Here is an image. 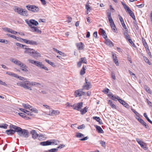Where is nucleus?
<instances>
[{
	"label": "nucleus",
	"mask_w": 152,
	"mask_h": 152,
	"mask_svg": "<svg viewBox=\"0 0 152 152\" xmlns=\"http://www.w3.org/2000/svg\"><path fill=\"white\" fill-rule=\"evenodd\" d=\"M85 125L84 124H83L82 125L79 126L77 128L78 129H84L85 128Z\"/></svg>",
	"instance_id": "47"
},
{
	"label": "nucleus",
	"mask_w": 152,
	"mask_h": 152,
	"mask_svg": "<svg viewBox=\"0 0 152 152\" xmlns=\"http://www.w3.org/2000/svg\"><path fill=\"white\" fill-rule=\"evenodd\" d=\"M82 64V62L80 61H79L78 62H77V66L78 67H80L81 66Z\"/></svg>",
	"instance_id": "64"
},
{
	"label": "nucleus",
	"mask_w": 152,
	"mask_h": 152,
	"mask_svg": "<svg viewBox=\"0 0 152 152\" xmlns=\"http://www.w3.org/2000/svg\"><path fill=\"white\" fill-rule=\"evenodd\" d=\"M140 146L145 150H147L148 149V148L146 144L144 142L140 145Z\"/></svg>",
	"instance_id": "38"
},
{
	"label": "nucleus",
	"mask_w": 152,
	"mask_h": 152,
	"mask_svg": "<svg viewBox=\"0 0 152 152\" xmlns=\"http://www.w3.org/2000/svg\"><path fill=\"white\" fill-rule=\"evenodd\" d=\"M27 67L26 66V67H24L23 68L21 69V70L25 72H28V70L27 69Z\"/></svg>",
	"instance_id": "56"
},
{
	"label": "nucleus",
	"mask_w": 152,
	"mask_h": 152,
	"mask_svg": "<svg viewBox=\"0 0 152 152\" xmlns=\"http://www.w3.org/2000/svg\"><path fill=\"white\" fill-rule=\"evenodd\" d=\"M75 136L76 137L80 138L82 137H83L84 134H83L81 133H80L79 132H77V133L75 135Z\"/></svg>",
	"instance_id": "41"
},
{
	"label": "nucleus",
	"mask_w": 152,
	"mask_h": 152,
	"mask_svg": "<svg viewBox=\"0 0 152 152\" xmlns=\"http://www.w3.org/2000/svg\"><path fill=\"white\" fill-rule=\"evenodd\" d=\"M25 53H29V55L31 56V55L34 53V51L33 49H31L29 48H25Z\"/></svg>",
	"instance_id": "15"
},
{
	"label": "nucleus",
	"mask_w": 152,
	"mask_h": 152,
	"mask_svg": "<svg viewBox=\"0 0 152 152\" xmlns=\"http://www.w3.org/2000/svg\"><path fill=\"white\" fill-rule=\"evenodd\" d=\"M76 46L79 50H82L83 49V44L82 42L77 43Z\"/></svg>",
	"instance_id": "29"
},
{
	"label": "nucleus",
	"mask_w": 152,
	"mask_h": 152,
	"mask_svg": "<svg viewBox=\"0 0 152 152\" xmlns=\"http://www.w3.org/2000/svg\"><path fill=\"white\" fill-rule=\"evenodd\" d=\"M86 67L84 66H83V67L81 69L80 72V74L81 75H83L85 73V70H86Z\"/></svg>",
	"instance_id": "33"
},
{
	"label": "nucleus",
	"mask_w": 152,
	"mask_h": 152,
	"mask_svg": "<svg viewBox=\"0 0 152 152\" xmlns=\"http://www.w3.org/2000/svg\"><path fill=\"white\" fill-rule=\"evenodd\" d=\"M40 54L39 53L34 50V53L31 54V56L34 58H37L40 57Z\"/></svg>",
	"instance_id": "16"
},
{
	"label": "nucleus",
	"mask_w": 152,
	"mask_h": 152,
	"mask_svg": "<svg viewBox=\"0 0 152 152\" xmlns=\"http://www.w3.org/2000/svg\"><path fill=\"white\" fill-rule=\"evenodd\" d=\"M8 126V125L7 124H4L2 125H0V128H3L4 129H7Z\"/></svg>",
	"instance_id": "45"
},
{
	"label": "nucleus",
	"mask_w": 152,
	"mask_h": 152,
	"mask_svg": "<svg viewBox=\"0 0 152 152\" xmlns=\"http://www.w3.org/2000/svg\"><path fill=\"white\" fill-rule=\"evenodd\" d=\"M28 61L30 63H31L32 64H35V62H36V61H35L34 60H32L30 59H29L28 60Z\"/></svg>",
	"instance_id": "49"
},
{
	"label": "nucleus",
	"mask_w": 152,
	"mask_h": 152,
	"mask_svg": "<svg viewBox=\"0 0 152 152\" xmlns=\"http://www.w3.org/2000/svg\"><path fill=\"white\" fill-rule=\"evenodd\" d=\"M86 83L84 84L83 86V89L88 90L91 88V84L90 82H88L86 78L85 79Z\"/></svg>",
	"instance_id": "8"
},
{
	"label": "nucleus",
	"mask_w": 152,
	"mask_h": 152,
	"mask_svg": "<svg viewBox=\"0 0 152 152\" xmlns=\"http://www.w3.org/2000/svg\"><path fill=\"white\" fill-rule=\"evenodd\" d=\"M23 106L25 108L28 109L29 105L25 104H22Z\"/></svg>",
	"instance_id": "48"
},
{
	"label": "nucleus",
	"mask_w": 152,
	"mask_h": 152,
	"mask_svg": "<svg viewBox=\"0 0 152 152\" xmlns=\"http://www.w3.org/2000/svg\"><path fill=\"white\" fill-rule=\"evenodd\" d=\"M93 118L98 122L100 124H103L102 120L99 117L97 116H94L93 117Z\"/></svg>",
	"instance_id": "26"
},
{
	"label": "nucleus",
	"mask_w": 152,
	"mask_h": 152,
	"mask_svg": "<svg viewBox=\"0 0 152 152\" xmlns=\"http://www.w3.org/2000/svg\"><path fill=\"white\" fill-rule=\"evenodd\" d=\"M16 45L17 46H18L20 48H26V45L20 44L19 43H16Z\"/></svg>",
	"instance_id": "40"
},
{
	"label": "nucleus",
	"mask_w": 152,
	"mask_h": 152,
	"mask_svg": "<svg viewBox=\"0 0 152 152\" xmlns=\"http://www.w3.org/2000/svg\"><path fill=\"white\" fill-rule=\"evenodd\" d=\"M27 9L33 12H37L39 10V9L37 6L34 5H28L26 6Z\"/></svg>",
	"instance_id": "4"
},
{
	"label": "nucleus",
	"mask_w": 152,
	"mask_h": 152,
	"mask_svg": "<svg viewBox=\"0 0 152 152\" xmlns=\"http://www.w3.org/2000/svg\"><path fill=\"white\" fill-rule=\"evenodd\" d=\"M143 59L145 61L146 63H147L149 65H150L151 64V63L150 62L149 60L145 56H143Z\"/></svg>",
	"instance_id": "42"
},
{
	"label": "nucleus",
	"mask_w": 152,
	"mask_h": 152,
	"mask_svg": "<svg viewBox=\"0 0 152 152\" xmlns=\"http://www.w3.org/2000/svg\"><path fill=\"white\" fill-rule=\"evenodd\" d=\"M88 108L87 107H86L84 109L80 110V111L81 112V114L83 115L86 113L87 112Z\"/></svg>",
	"instance_id": "32"
},
{
	"label": "nucleus",
	"mask_w": 152,
	"mask_h": 152,
	"mask_svg": "<svg viewBox=\"0 0 152 152\" xmlns=\"http://www.w3.org/2000/svg\"><path fill=\"white\" fill-rule=\"evenodd\" d=\"M100 144L103 147L106 146V143L105 142L102 140L99 141Z\"/></svg>",
	"instance_id": "46"
},
{
	"label": "nucleus",
	"mask_w": 152,
	"mask_h": 152,
	"mask_svg": "<svg viewBox=\"0 0 152 152\" xmlns=\"http://www.w3.org/2000/svg\"><path fill=\"white\" fill-rule=\"evenodd\" d=\"M50 142L51 143V144L57 145L59 143V141L58 140H50Z\"/></svg>",
	"instance_id": "30"
},
{
	"label": "nucleus",
	"mask_w": 152,
	"mask_h": 152,
	"mask_svg": "<svg viewBox=\"0 0 152 152\" xmlns=\"http://www.w3.org/2000/svg\"><path fill=\"white\" fill-rule=\"evenodd\" d=\"M24 113L27 114L28 115H31V113L30 112L26 110H25V112H24Z\"/></svg>",
	"instance_id": "62"
},
{
	"label": "nucleus",
	"mask_w": 152,
	"mask_h": 152,
	"mask_svg": "<svg viewBox=\"0 0 152 152\" xmlns=\"http://www.w3.org/2000/svg\"><path fill=\"white\" fill-rule=\"evenodd\" d=\"M40 145L42 146H46L51 145V143L50 141L47 140L46 141L41 142L40 143Z\"/></svg>",
	"instance_id": "19"
},
{
	"label": "nucleus",
	"mask_w": 152,
	"mask_h": 152,
	"mask_svg": "<svg viewBox=\"0 0 152 152\" xmlns=\"http://www.w3.org/2000/svg\"><path fill=\"white\" fill-rule=\"evenodd\" d=\"M58 151L57 148H52L50 150H49L48 152H56Z\"/></svg>",
	"instance_id": "44"
},
{
	"label": "nucleus",
	"mask_w": 152,
	"mask_h": 152,
	"mask_svg": "<svg viewBox=\"0 0 152 152\" xmlns=\"http://www.w3.org/2000/svg\"><path fill=\"white\" fill-rule=\"evenodd\" d=\"M121 4L127 12L129 14L130 16L133 18V13L132 11L130 10L128 6H127L124 2H121Z\"/></svg>",
	"instance_id": "5"
},
{
	"label": "nucleus",
	"mask_w": 152,
	"mask_h": 152,
	"mask_svg": "<svg viewBox=\"0 0 152 152\" xmlns=\"http://www.w3.org/2000/svg\"><path fill=\"white\" fill-rule=\"evenodd\" d=\"M0 42L4 43L5 44H7L8 43V41L7 40L3 39H0Z\"/></svg>",
	"instance_id": "53"
},
{
	"label": "nucleus",
	"mask_w": 152,
	"mask_h": 152,
	"mask_svg": "<svg viewBox=\"0 0 152 152\" xmlns=\"http://www.w3.org/2000/svg\"><path fill=\"white\" fill-rule=\"evenodd\" d=\"M41 68L43 69L46 71H48L49 70L48 69L46 66H45L43 65Z\"/></svg>",
	"instance_id": "60"
},
{
	"label": "nucleus",
	"mask_w": 152,
	"mask_h": 152,
	"mask_svg": "<svg viewBox=\"0 0 152 152\" xmlns=\"http://www.w3.org/2000/svg\"><path fill=\"white\" fill-rule=\"evenodd\" d=\"M10 128V129L6 130L5 132L8 135H12L14 134L16 131V130L14 129V130L12 129V128Z\"/></svg>",
	"instance_id": "14"
},
{
	"label": "nucleus",
	"mask_w": 152,
	"mask_h": 152,
	"mask_svg": "<svg viewBox=\"0 0 152 152\" xmlns=\"http://www.w3.org/2000/svg\"><path fill=\"white\" fill-rule=\"evenodd\" d=\"M136 141L138 143L140 144V145L142 144L143 142L140 140L139 139H136Z\"/></svg>",
	"instance_id": "50"
},
{
	"label": "nucleus",
	"mask_w": 152,
	"mask_h": 152,
	"mask_svg": "<svg viewBox=\"0 0 152 152\" xmlns=\"http://www.w3.org/2000/svg\"><path fill=\"white\" fill-rule=\"evenodd\" d=\"M86 8L87 10V11H90V10H91V7H90V6L89 5H86Z\"/></svg>",
	"instance_id": "55"
},
{
	"label": "nucleus",
	"mask_w": 152,
	"mask_h": 152,
	"mask_svg": "<svg viewBox=\"0 0 152 152\" xmlns=\"http://www.w3.org/2000/svg\"><path fill=\"white\" fill-rule=\"evenodd\" d=\"M83 89H80L76 90L75 92V95L76 97L80 96L85 94V92L83 91Z\"/></svg>",
	"instance_id": "7"
},
{
	"label": "nucleus",
	"mask_w": 152,
	"mask_h": 152,
	"mask_svg": "<svg viewBox=\"0 0 152 152\" xmlns=\"http://www.w3.org/2000/svg\"><path fill=\"white\" fill-rule=\"evenodd\" d=\"M17 78H18V79H19V80H23V81L25 80V78H24L22 77H21L20 76H18V75H17Z\"/></svg>",
	"instance_id": "51"
},
{
	"label": "nucleus",
	"mask_w": 152,
	"mask_h": 152,
	"mask_svg": "<svg viewBox=\"0 0 152 152\" xmlns=\"http://www.w3.org/2000/svg\"><path fill=\"white\" fill-rule=\"evenodd\" d=\"M31 30L33 32H36L39 34H41L42 33V31L38 29L37 27H32V29Z\"/></svg>",
	"instance_id": "18"
},
{
	"label": "nucleus",
	"mask_w": 152,
	"mask_h": 152,
	"mask_svg": "<svg viewBox=\"0 0 152 152\" xmlns=\"http://www.w3.org/2000/svg\"><path fill=\"white\" fill-rule=\"evenodd\" d=\"M80 61L82 63L87 64V61L86 57L81 58L80 59Z\"/></svg>",
	"instance_id": "37"
},
{
	"label": "nucleus",
	"mask_w": 152,
	"mask_h": 152,
	"mask_svg": "<svg viewBox=\"0 0 152 152\" xmlns=\"http://www.w3.org/2000/svg\"><path fill=\"white\" fill-rule=\"evenodd\" d=\"M146 101L148 103V104L150 106H151L152 105L151 102L148 99H146Z\"/></svg>",
	"instance_id": "61"
},
{
	"label": "nucleus",
	"mask_w": 152,
	"mask_h": 152,
	"mask_svg": "<svg viewBox=\"0 0 152 152\" xmlns=\"http://www.w3.org/2000/svg\"><path fill=\"white\" fill-rule=\"evenodd\" d=\"M17 75H17L16 74L12 72L11 76L12 77L17 78Z\"/></svg>",
	"instance_id": "63"
},
{
	"label": "nucleus",
	"mask_w": 152,
	"mask_h": 152,
	"mask_svg": "<svg viewBox=\"0 0 152 152\" xmlns=\"http://www.w3.org/2000/svg\"><path fill=\"white\" fill-rule=\"evenodd\" d=\"M105 43L107 45H109L110 46L113 45V43L110 41V40H106Z\"/></svg>",
	"instance_id": "34"
},
{
	"label": "nucleus",
	"mask_w": 152,
	"mask_h": 152,
	"mask_svg": "<svg viewBox=\"0 0 152 152\" xmlns=\"http://www.w3.org/2000/svg\"><path fill=\"white\" fill-rule=\"evenodd\" d=\"M8 35L10 37H11L13 38L14 39H17V38H19L18 37H16V36H15L14 35H11V34H9Z\"/></svg>",
	"instance_id": "58"
},
{
	"label": "nucleus",
	"mask_w": 152,
	"mask_h": 152,
	"mask_svg": "<svg viewBox=\"0 0 152 152\" xmlns=\"http://www.w3.org/2000/svg\"><path fill=\"white\" fill-rule=\"evenodd\" d=\"M60 113V112L58 110H53L49 114L50 115L53 116L54 115H58Z\"/></svg>",
	"instance_id": "23"
},
{
	"label": "nucleus",
	"mask_w": 152,
	"mask_h": 152,
	"mask_svg": "<svg viewBox=\"0 0 152 152\" xmlns=\"http://www.w3.org/2000/svg\"><path fill=\"white\" fill-rule=\"evenodd\" d=\"M27 82V86L28 87L30 88V89H27L30 90H32V89L31 88V86H34L37 85H40V84L39 83H37L36 82H30L29 81H26Z\"/></svg>",
	"instance_id": "9"
},
{
	"label": "nucleus",
	"mask_w": 152,
	"mask_h": 152,
	"mask_svg": "<svg viewBox=\"0 0 152 152\" xmlns=\"http://www.w3.org/2000/svg\"><path fill=\"white\" fill-rule=\"evenodd\" d=\"M118 16L119 17V19L120 21L122 26H123V28L125 29V31H127L128 30V29L127 28L126 26L124 23V21L122 17L120 15H119Z\"/></svg>",
	"instance_id": "13"
},
{
	"label": "nucleus",
	"mask_w": 152,
	"mask_h": 152,
	"mask_svg": "<svg viewBox=\"0 0 152 152\" xmlns=\"http://www.w3.org/2000/svg\"><path fill=\"white\" fill-rule=\"evenodd\" d=\"M10 60L12 62L14 63L16 65H18L19 66L20 65V64L21 63V62L20 61L18 60H15L14 59L12 58Z\"/></svg>",
	"instance_id": "25"
},
{
	"label": "nucleus",
	"mask_w": 152,
	"mask_h": 152,
	"mask_svg": "<svg viewBox=\"0 0 152 152\" xmlns=\"http://www.w3.org/2000/svg\"><path fill=\"white\" fill-rule=\"evenodd\" d=\"M107 15L111 28L114 32H115L116 28L112 18L111 13L110 12H107Z\"/></svg>",
	"instance_id": "2"
},
{
	"label": "nucleus",
	"mask_w": 152,
	"mask_h": 152,
	"mask_svg": "<svg viewBox=\"0 0 152 152\" xmlns=\"http://www.w3.org/2000/svg\"><path fill=\"white\" fill-rule=\"evenodd\" d=\"M26 65L22 62H21L20 64L19 65V66L22 68H23L24 67H26Z\"/></svg>",
	"instance_id": "59"
},
{
	"label": "nucleus",
	"mask_w": 152,
	"mask_h": 152,
	"mask_svg": "<svg viewBox=\"0 0 152 152\" xmlns=\"http://www.w3.org/2000/svg\"><path fill=\"white\" fill-rule=\"evenodd\" d=\"M35 63L34 65H36L37 66L39 67L40 68H41L42 67V66L43 65L42 64V63L40 62L36 61V62H35Z\"/></svg>",
	"instance_id": "35"
},
{
	"label": "nucleus",
	"mask_w": 152,
	"mask_h": 152,
	"mask_svg": "<svg viewBox=\"0 0 152 152\" xmlns=\"http://www.w3.org/2000/svg\"><path fill=\"white\" fill-rule=\"evenodd\" d=\"M28 44L31 45H38V44L36 41L29 40Z\"/></svg>",
	"instance_id": "31"
},
{
	"label": "nucleus",
	"mask_w": 152,
	"mask_h": 152,
	"mask_svg": "<svg viewBox=\"0 0 152 152\" xmlns=\"http://www.w3.org/2000/svg\"><path fill=\"white\" fill-rule=\"evenodd\" d=\"M31 134L32 135V138L34 139L37 138L38 137V134L37 133L36 131L34 130H32L31 131Z\"/></svg>",
	"instance_id": "17"
},
{
	"label": "nucleus",
	"mask_w": 152,
	"mask_h": 152,
	"mask_svg": "<svg viewBox=\"0 0 152 152\" xmlns=\"http://www.w3.org/2000/svg\"><path fill=\"white\" fill-rule=\"evenodd\" d=\"M144 88L145 90L149 94H151V92L149 88L146 86H144Z\"/></svg>",
	"instance_id": "36"
},
{
	"label": "nucleus",
	"mask_w": 152,
	"mask_h": 152,
	"mask_svg": "<svg viewBox=\"0 0 152 152\" xmlns=\"http://www.w3.org/2000/svg\"><path fill=\"white\" fill-rule=\"evenodd\" d=\"M109 91L110 90L109 89H108L107 88H106L102 91V92L103 93L106 94V93H108V92H109Z\"/></svg>",
	"instance_id": "54"
},
{
	"label": "nucleus",
	"mask_w": 152,
	"mask_h": 152,
	"mask_svg": "<svg viewBox=\"0 0 152 152\" xmlns=\"http://www.w3.org/2000/svg\"><path fill=\"white\" fill-rule=\"evenodd\" d=\"M83 103L82 102L78 103L77 105L71 106L73 107V109L77 110H80L83 107Z\"/></svg>",
	"instance_id": "11"
},
{
	"label": "nucleus",
	"mask_w": 152,
	"mask_h": 152,
	"mask_svg": "<svg viewBox=\"0 0 152 152\" xmlns=\"http://www.w3.org/2000/svg\"><path fill=\"white\" fill-rule=\"evenodd\" d=\"M18 115H20V116H21L23 118H24L26 117V115L23 113H19Z\"/></svg>",
	"instance_id": "57"
},
{
	"label": "nucleus",
	"mask_w": 152,
	"mask_h": 152,
	"mask_svg": "<svg viewBox=\"0 0 152 152\" xmlns=\"http://www.w3.org/2000/svg\"><path fill=\"white\" fill-rule=\"evenodd\" d=\"M45 61L46 62L48 63V64L51 65L52 66L54 67L55 66V64L53 63L50 61L49 60L45 59Z\"/></svg>",
	"instance_id": "39"
},
{
	"label": "nucleus",
	"mask_w": 152,
	"mask_h": 152,
	"mask_svg": "<svg viewBox=\"0 0 152 152\" xmlns=\"http://www.w3.org/2000/svg\"><path fill=\"white\" fill-rule=\"evenodd\" d=\"M138 121L143 126H144L146 128H147V127H148V125L146 124L141 118V119H139V120H138Z\"/></svg>",
	"instance_id": "28"
},
{
	"label": "nucleus",
	"mask_w": 152,
	"mask_h": 152,
	"mask_svg": "<svg viewBox=\"0 0 152 152\" xmlns=\"http://www.w3.org/2000/svg\"><path fill=\"white\" fill-rule=\"evenodd\" d=\"M15 12H17L19 14L22 15L27 16L28 15L27 11L22 8L20 7H17L15 9Z\"/></svg>",
	"instance_id": "3"
},
{
	"label": "nucleus",
	"mask_w": 152,
	"mask_h": 152,
	"mask_svg": "<svg viewBox=\"0 0 152 152\" xmlns=\"http://www.w3.org/2000/svg\"><path fill=\"white\" fill-rule=\"evenodd\" d=\"M118 101L120 103L123 105L126 108H128V107L129 105L124 100L119 98V99H118Z\"/></svg>",
	"instance_id": "22"
},
{
	"label": "nucleus",
	"mask_w": 152,
	"mask_h": 152,
	"mask_svg": "<svg viewBox=\"0 0 152 152\" xmlns=\"http://www.w3.org/2000/svg\"><path fill=\"white\" fill-rule=\"evenodd\" d=\"M113 61L115 62L116 65L118 66L119 65V63L117 57L116 56L115 54H113Z\"/></svg>",
	"instance_id": "24"
},
{
	"label": "nucleus",
	"mask_w": 152,
	"mask_h": 152,
	"mask_svg": "<svg viewBox=\"0 0 152 152\" xmlns=\"http://www.w3.org/2000/svg\"><path fill=\"white\" fill-rule=\"evenodd\" d=\"M10 128L16 130L17 134L20 136L27 138L29 136L28 131L25 129H22L20 127L12 124L10 125Z\"/></svg>",
	"instance_id": "1"
},
{
	"label": "nucleus",
	"mask_w": 152,
	"mask_h": 152,
	"mask_svg": "<svg viewBox=\"0 0 152 152\" xmlns=\"http://www.w3.org/2000/svg\"><path fill=\"white\" fill-rule=\"evenodd\" d=\"M101 35L105 39L107 38V36L106 35L105 31L104 30H103L102 28H100L99 30Z\"/></svg>",
	"instance_id": "20"
},
{
	"label": "nucleus",
	"mask_w": 152,
	"mask_h": 152,
	"mask_svg": "<svg viewBox=\"0 0 152 152\" xmlns=\"http://www.w3.org/2000/svg\"><path fill=\"white\" fill-rule=\"evenodd\" d=\"M95 127L99 133H104L103 130L100 126L96 125H95Z\"/></svg>",
	"instance_id": "21"
},
{
	"label": "nucleus",
	"mask_w": 152,
	"mask_h": 152,
	"mask_svg": "<svg viewBox=\"0 0 152 152\" xmlns=\"http://www.w3.org/2000/svg\"><path fill=\"white\" fill-rule=\"evenodd\" d=\"M26 21L29 26L31 28V29H32V27H34V26H33L32 25H34L36 26L38 25L39 24L37 21L33 19L30 20L29 21L26 20Z\"/></svg>",
	"instance_id": "6"
},
{
	"label": "nucleus",
	"mask_w": 152,
	"mask_h": 152,
	"mask_svg": "<svg viewBox=\"0 0 152 152\" xmlns=\"http://www.w3.org/2000/svg\"><path fill=\"white\" fill-rule=\"evenodd\" d=\"M17 85L18 86L23 87L25 89H30V88L28 87L27 86V82L26 81H25L23 82H18L17 83Z\"/></svg>",
	"instance_id": "10"
},
{
	"label": "nucleus",
	"mask_w": 152,
	"mask_h": 152,
	"mask_svg": "<svg viewBox=\"0 0 152 152\" xmlns=\"http://www.w3.org/2000/svg\"><path fill=\"white\" fill-rule=\"evenodd\" d=\"M111 98L113 100L115 101H116L117 100H118V99H119V96H112V97H111Z\"/></svg>",
	"instance_id": "43"
},
{
	"label": "nucleus",
	"mask_w": 152,
	"mask_h": 152,
	"mask_svg": "<svg viewBox=\"0 0 152 152\" xmlns=\"http://www.w3.org/2000/svg\"><path fill=\"white\" fill-rule=\"evenodd\" d=\"M25 43L28 44L29 40L20 38Z\"/></svg>",
	"instance_id": "52"
},
{
	"label": "nucleus",
	"mask_w": 152,
	"mask_h": 152,
	"mask_svg": "<svg viewBox=\"0 0 152 152\" xmlns=\"http://www.w3.org/2000/svg\"><path fill=\"white\" fill-rule=\"evenodd\" d=\"M4 30H6L7 31L9 32L12 34H15L18 33L17 32L14 31H13L11 29L7 28H5Z\"/></svg>",
	"instance_id": "27"
},
{
	"label": "nucleus",
	"mask_w": 152,
	"mask_h": 152,
	"mask_svg": "<svg viewBox=\"0 0 152 152\" xmlns=\"http://www.w3.org/2000/svg\"><path fill=\"white\" fill-rule=\"evenodd\" d=\"M128 31V30L127 31H126L124 32V34L125 36V38L126 39L128 40V41L130 44H132L133 43L132 41L130 39L129 35L127 33Z\"/></svg>",
	"instance_id": "12"
}]
</instances>
